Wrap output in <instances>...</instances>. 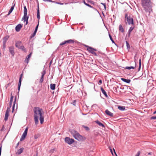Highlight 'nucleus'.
<instances>
[{"label": "nucleus", "instance_id": "nucleus-8", "mask_svg": "<svg viewBox=\"0 0 156 156\" xmlns=\"http://www.w3.org/2000/svg\"><path fill=\"white\" fill-rule=\"evenodd\" d=\"M74 40L70 39L66 41H65L63 42H62L60 44V45H62L66 44H73L74 43Z\"/></svg>", "mask_w": 156, "mask_h": 156}, {"label": "nucleus", "instance_id": "nucleus-12", "mask_svg": "<svg viewBox=\"0 0 156 156\" xmlns=\"http://www.w3.org/2000/svg\"><path fill=\"white\" fill-rule=\"evenodd\" d=\"M9 51L13 56L14 54V48L13 46H11L9 48Z\"/></svg>", "mask_w": 156, "mask_h": 156}, {"label": "nucleus", "instance_id": "nucleus-31", "mask_svg": "<svg viewBox=\"0 0 156 156\" xmlns=\"http://www.w3.org/2000/svg\"><path fill=\"white\" fill-rule=\"evenodd\" d=\"M24 14H27V9L26 6L24 7Z\"/></svg>", "mask_w": 156, "mask_h": 156}, {"label": "nucleus", "instance_id": "nucleus-36", "mask_svg": "<svg viewBox=\"0 0 156 156\" xmlns=\"http://www.w3.org/2000/svg\"><path fill=\"white\" fill-rule=\"evenodd\" d=\"M101 4L104 7L105 9L106 10V5L105 3H101Z\"/></svg>", "mask_w": 156, "mask_h": 156}, {"label": "nucleus", "instance_id": "nucleus-42", "mask_svg": "<svg viewBox=\"0 0 156 156\" xmlns=\"http://www.w3.org/2000/svg\"><path fill=\"white\" fill-rule=\"evenodd\" d=\"M140 154V151H138L137 154L135 156H139Z\"/></svg>", "mask_w": 156, "mask_h": 156}, {"label": "nucleus", "instance_id": "nucleus-45", "mask_svg": "<svg viewBox=\"0 0 156 156\" xmlns=\"http://www.w3.org/2000/svg\"><path fill=\"white\" fill-rule=\"evenodd\" d=\"M76 100H74L73 101V104L74 105H75L76 104Z\"/></svg>", "mask_w": 156, "mask_h": 156}, {"label": "nucleus", "instance_id": "nucleus-11", "mask_svg": "<svg viewBox=\"0 0 156 156\" xmlns=\"http://www.w3.org/2000/svg\"><path fill=\"white\" fill-rule=\"evenodd\" d=\"M46 73L45 71H43L41 73L42 75L40 80L39 83H42L44 80V77Z\"/></svg>", "mask_w": 156, "mask_h": 156}, {"label": "nucleus", "instance_id": "nucleus-37", "mask_svg": "<svg viewBox=\"0 0 156 156\" xmlns=\"http://www.w3.org/2000/svg\"><path fill=\"white\" fill-rule=\"evenodd\" d=\"M83 127L85 128V129L87 130H89V128L87 126H83Z\"/></svg>", "mask_w": 156, "mask_h": 156}, {"label": "nucleus", "instance_id": "nucleus-17", "mask_svg": "<svg viewBox=\"0 0 156 156\" xmlns=\"http://www.w3.org/2000/svg\"><path fill=\"white\" fill-rule=\"evenodd\" d=\"M22 78V74H21L20 76V78L19 80V83H18V90L19 91L20 90V86H21V85Z\"/></svg>", "mask_w": 156, "mask_h": 156}, {"label": "nucleus", "instance_id": "nucleus-48", "mask_svg": "<svg viewBox=\"0 0 156 156\" xmlns=\"http://www.w3.org/2000/svg\"><path fill=\"white\" fill-rule=\"evenodd\" d=\"M102 83V80H100L99 81V83H98L99 84H101Z\"/></svg>", "mask_w": 156, "mask_h": 156}, {"label": "nucleus", "instance_id": "nucleus-3", "mask_svg": "<svg viewBox=\"0 0 156 156\" xmlns=\"http://www.w3.org/2000/svg\"><path fill=\"white\" fill-rule=\"evenodd\" d=\"M153 5L154 4L151 2V0H147V12H148L150 13L152 12V8Z\"/></svg>", "mask_w": 156, "mask_h": 156}, {"label": "nucleus", "instance_id": "nucleus-16", "mask_svg": "<svg viewBox=\"0 0 156 156\" xmlns=\"http://www.w3.org/2000/svg\"><path fill=\"white\" fill-rule=\"evenodd\" d=\"M32 53H30L28 55L26 59L25 60V62L27 64L28 63L29 60H30V58L31 56L32 55Z\"/></svg>", "mask_w": 156, "mask_h": 156}, {"label": "nucleus", "instance_id": "nucleus-53", "mask_svg": "<svg viewBox=\"0 0 156 156\" xmlns=\"http://www.w3.org/2000/svg\"><path fill=\"white\" fill-rule=\"evenodd\" d=\"M113 150H114V153H115V155H116V156H117V154H116V152H115V149H114V148H113Z\"/></svg>", "mask_w": 156, "mask_h": 156}, {"label": "nucleus", "instance_id": "nucleus-47", "mask_svg": "<svg viewBox=\"0 0 156 156\" xmlns=\"http://www.w3.org/2000/svg\"><path fill=\"white\" fill-rule=\"evenodd\" d=\"M151 119H156V116L152 117H151Z\"/></svg>", "mask_w": 156, "mask_h": 156}, {"label": "nucleus", "instance_id": "nucleus-23", "mask_svg": "<svg viewBox=\"0 0 156 156\" xmlns=\"http://www.w3.org/2000/svg\"><path fill=\"white\" fill-rule=\"evenodd\" d=\"M50 88L51 90H54L55 89V84L54 83H51L50 85Z\"/></svg>", "mask_w": 156, "mask_h": 156}, {"label": "nucleus", "instance_id": "nucleus-9", "mask_svg": "<svg viewBox=\"0 0 156 156\" xmlns=\"http://www.w3.org/2000/svg\"><path fill=\"white\" fill-rule=\"evenodd\" d=\"M142 5L144 8V10L146 11V0H142Z\"/></svg>", "mask_w": 156, "mask_h": 156}, {"label": "nucleus", "instance_id": "nucleus-1", "mask_svg": "<svg viewBox=\"0 0 156 156\" xmlns=\"http://www.w3.org/2000/svg\"><path fill=\"white\" fill-rule=\"evenodd\" d=\"M34 119L35 124L37 125L39 122V119L41 124L44 122V112L43 109L38 107H35L34 108Z\"/></svg>", "mask_w": 156, "mask_h": 156}, {"label": "nucleus", "instance_id": "nucleus-24", "mask_svg": "<svg viewBox=\"0 0 156 156\" xmlns=\"http://www.w3.org/2000/svg\"><path fill=\"white\" fill-rule=\"evenodd\" d=\"M121 79L123 81L127 83H129L130 82V80H127L123 78H122Z\"/></svg>", "mask_w": 156, "mask_h": 156}, {"label": "nucleus", "instance_id": "nucleus-10", "mask_svg": "<svg viewBox=\"0 0 156 156\" xmlns=\"http://www.w3.org/2000/svg\"><path fill=\"white\" fill-rule=\"evenodd\" d=\"M29 17L27 16V14H24L22 18V20H24V22L26 21V25H27L28 23V19Z\"/></svg>", "mask_w": 156, "mask_h": 156}, {"label": "nucleus", "instance_id": "nucleus-44", "mask_svg": "<svg viewBox=\"0 0 156 156\" xmlns=\"http://www.w3.org/2000/svg\"><path fill=\"white\" fill-rule=\"evenodd\" d=\"M39 23L38 22V24L37 25V26L36 27V28H35V30H37V29H38V26H39Z\"/></svg>", "mask_w": 156, "mask_h": 156}, {"label": "nucleus", "instance_id": "nucleus-14", "mask_svg": "<svg viewBox=\"0 0 156 156\" xmlns=\"http://www.w3.org/2000/svg\"><path fill=\"white\" fill-rule=\"evenodd\" d=\"M22 26L20 24H19L16 26L15 28L17 32H19Z\"/></svg>", "mask_w": 156, "mask_h": 156}, {"label": "nucleus", "instance_id": "nucleus-27", "mask_svg": "<svg viewBox=\"0 0 156 156\" xmlns=\"http://www.w3.org/2000/svg\"><path fill=\"white\" fill-rule=\"evenodd\" d=\"M119 31H121L123 33L124 32V29L122 25L120 24L119 25Z\"/></svg>", "mask_w": 156, "mask_h": 156}, {"label": "nucleus", "instance_id": "nucleus-4", "mask_svg": "<svg viewBox=\"0 0 156 156\" xmlns=\"http://www.w3.org/2000/svg\"><path fill=\"white\" fill-rule=\"evenodd\" d=\"M125 20L127 21V22L129 24H133V20L132 18L130 16H128V14L127 13L125 14Z\"/></svg>", "mask_w": 156, "mask_h": 156}, {"label": "nucleus", "instance_id": "nucleus-56", "mask_svg": "<svg viewBox=\"0 0 156 156\" xmlns=\"http://www.w3.org/2000/svg\"><path fill=\"white\" fill-rule=\"evenodd\" d=\"M83 3H84L85 5V4H86V3H87L85 2V1H84H84H83Z\"/></svg>", "mask_w": 156, "mask_h": 156}, {"label": "nucleus", "instance_id": "nucleus-58", "mask_svg": "<svg viewBox=\"0 0 156 156\" xmlns=\"http://www.w3.org/2000/svg\"><path fill=\"white\" fill-rule=\"evenodd\" d=\"M135 58H136V56H135L134 58V59H135Z\"/></svg>", "mask_w": 156, "mask_h": 156}, {"label": "nucleus", "instance_id": "nucleus-2", "mask_svg": "<svg viewBox=\"0 0 156 156\" xmlns=\"http://www.w3.org/2000/svg\"><path fill=\"white\" fill-rule=\"evenodd\" d=\"M71 133L73 137L78 141H83L86 139V137L81 135L77 131L74 130H71Z\"/></svg>", "mask_w": 156, "mask_h": 156}, {"label": "nucleus", "instance_id": "nucleus-28", "mask_svg": "<svg viewBox=\"0 0 156 156\" xmlns=\"http://www.w3.org/2000/svg\"><path fill=\"white\" fill-rule=\"evenodd\" d=\"M118 109L121 111H124L125 110V107L123 106H119L118 107Z\"/></svg>", "mask_w": 156, "mask_h": 156}, {"label": "nucleus", "instance_id": "nucleus-32", "mask_svg": "<svg viewBox=\"0 0 156 156\" xmlns=\"http://www.w3.org/2000/svg\"><path fill=\"white\" fill-rule=\"evenodd\" d=\"M16 98H15V100L14 101V104H13V106L12 107V112H13V111L14 110V106H15V104L16 103Z\"/></svg>", "mask_w": 156, "mask_h": 156}, {"label": "nucleus", "instance_id": "nucleus-46", "mask_svg": "<svg viewBox=\"0 0 156 156\" xmlns=\"http://www.w3.org/2000/svg\"><path fill=\"white\" fill-rule=\"evenodd\" d=\"M37 31V30H35L34 32V33H33V36H35V34L36 33Z\"/></svg>", "mask_w": 156, "mask_h": 156}, {"label": "nucleus", "instance_id": "nucleus-40", "mask_svg": "<svg viewBox=\"0 0 156 156\" xmlns=\"http://www.w3.org/2000/svg\"><path fill=\"white\" fill-rule=\"evenodd\" d=\"M43 0L44 2H53V1H52V0Z\"/></svg>", "mask_w": 156, "mask_h": 156}, {"label": "nucleus", "instance_id": "nucleus-6", "mask_svg": "<svg viewBox=\"0 0 156 156\" xmlns=\"http://www.w3.org/2000/svg\"><path fill=\"white\" fill-rule=\"evenodd\" d=\"M87 49L88 51L92 53V54H93L95 56L97 55V54L95 52V51H96L95 49L92 48L91 47H87Z\"/></svg>", "mask_w": 156, "mask_h": 156}, {"label": "nucleus", "instance_id": "nucleus-21", "mask_svg": "<svg viewBox=\"0 0 156 156\" xmlns=\"http://www.w3.org/2000/svg\"><path fill=\"white\" fill-rule=\"evenodd\" d=\"M13 98V96L12 95V94H11V97L10 98V101L9 103V106H11L12 103Z\"/></svg>", "mask_w": 156, "mask_h": 156}, {"label": "nucleus", "instance_id": "nucleus-15", "mask_svg": "<svg viewBox=\"0 0 156 156\" xmlns=\"http://www.w3.org/2000/svg\"><path fill=\"white\" fill-rule=\"evenodd\" d=\"M9 36H6L5 37L3 38V46H4V47L5 45V43L6 42V41H7V40H8V39H9Z\"/></svg>", "mask_w": 156, "mask_h": 156}, {"label": "nucleus", "instance_id": "nucleus-13", "mask_svg": "<svg viewBox=\"0 0 156 156\" xmlns=\"http://www.w3.org/2000/svg\"><path fill=\"white\" fill-rule=\"evenodd\" d=\"M133 63L134 64V65L133 66H126V67L125 69H129V70H130L132 69H135V68L136 67V62L135 61L133 62Z\"/></svg>", "mask_w": 156, "mask_h": 156}, {"label": "nucleus", "instance_id": "nucleus-54", "mask_svg": "<svg viewBox=\"0 0 156 156\" xmlns=\"http://www.w3.org/2000/svg\"><path fill=\"white\" fill-rule=\"evenodd\" d=\"M19 145V143H17V144H16V148H17V147H18Z\"/></svg>", "mask_w": 156, "mask_h": 156}, {"label": "nucleus", "instance_id": "nucleus-20", "mask_svg": "<svg viewBox=\"0 0 156 156\" xmlns=\"http://www.w3.org/2000/svg\"><path fill=\"white\" fill-rule=\"evenodd\" d=\"M37 17L38 19V23H39V20L40 19V16L39 9L38 6V8L37 9Z\"/></svg>", "mask_w": 156, "mask_h": 156}, {"label": "nucleus", "instance_id": "nucleus-55", "mask_svg": "<svg viewBox=\"0 0 156 156\" xmlns=\"http://www.w3.org/2000/svg\"><path fill=\"white\" fill-rule=\"evenodd\" d=\"M89 2H90V3H92V1H91V0H90V1H89Z\"/></svg>", "mask_w": 156, "mask_h": 156}, {"label": "nucleus", "instance_id": "nucleus-35", "mask_svg": "<svg viewBox=\"0 0 156 156\" xmlns=\"http://www.w3.org/2000/svg\"><path fill=\"white\" fill-rule=\"evenodd\" d=\"M126 44L127 48H130V45L127 41H126Z\"/></svg>", "mask_w": 156, "mask_h": 156}, {"label": "nucleus", "instance_id": "nucleus-30", "mask_svg": "<svg viewBox=\"0 0 156 156\" xmlns=\"http://www.w3.org/2000/svg\"><path fill=\"white\" fill-rule=\"evenodd\" d=\"M9 116V113H5L4 120L5 121H6L8 119V116Z\"/></svg>", "mask_w": 156, "mask_h": 156}, {"label": "nucleus", "instance_id": "nucleus-39", "mask_svg": "<svg viewBox=\"0 0 156 156\" xmlns=\"http://www.w3.org/2000/svg\"><path fill=\"white\" fill-rule=\"evenodd\" d=\"M38 137H39V135H35L34 136V139H37Z\"/></svg>", "mask_w": 156, "mask_h": 156}, {"label": "nucleus", "instance_id": "nucleus-5", "mask_svg": "<svg viewBox=\"0 0 156 156\" xmlns=\"http://www.w3.org/2000/svg\"><path fill=\"white\" fill-rule=\"evenodd\" d=\"M65 141L68 144L70 145L74 142L75 140L73 139L70 138L69 137H67L65 138Z\"/></svg>", "mask_w": 156, "mask_h": 156}, {"label": "nucleus", "instance_id": "nucleus-52", "mask_svg": "<svg viewBox=\"0 0 156 156\" xmlns=\"http://www.w3.org/2000/svg\"><path fill=\"white\" fill-rule=\"evenodd\" d=\"M110 151L111 152L112 155H113V152H112V149H110Z\"/></svg>", "mask_w": 156, "mask_h": 156}, {"label": "nucleus", "instance_id": "nucleus-41", "mask_svg": "<svg viewBox=\"0 0 156 156\" xmlns=\"http://www.w3.org/2000/svg\"><path fill=\"white\" fill-rule=\"evenodd\" d=\"M141 64V59H140L139 60V69H140V68Z\"/></svg>", "mask_w": 156, "mask_h": 156}, {"label": "nucleus", "instance_id": "nucleus-57", "mask_svg": "<svg viewBox=\"0 0 156 156\" xmlns=\"http://www.w3.org/2000/svg\"><path fill=\"white\" fill-rule=\"evenodd\" d=\"M154 114H156V110L154 112Z\"/></svg>", "mask_w": 156, "mask_h": 156}, {"label": "nucleus", "instance_id": "nucleus-33", "mask_svg": "<svg viewBox=\"0 0 156 156\" xmlns=\"http://www.w3.org/2000/svg\"><path fill=\"white\" fill-rule=\"evenodd\" d=\"M11 107H10V106H9V107H8L7 109V110L6 111V113H9V112L10 111V108Z\"/></svg>", "mask_w": 156, "mask_h": 156}, {"label": "nucleus", "instance_id": "nucleus-19", "mask_svg": "<svg viewBox=\"0 0 156 156\" xmlns=\"http://www.w3.org/2000/svg\"><path fill=\"white\" fill-rule=\"evenodd\" d=\"M24 149L23 147H22L20 149L18 150L17 152L16 153V154L19 155L21 154L23 152Z\"/></svg>", "mask_w": 156, "mask_h": 156}, {"label": "nucleus", "instance_id": "nucleus-50", "mask_svg": "<svg viewBox=\"0 0 156 156\" xmlns=\"http://www.w3.org/2000/svg\"><path fill=\"white\" fill-rule=\"evenodd\" d=\"M85 5L87 6L88 7H91V6L90 5H89V4H88L87 3H86Z\"/></svg>", "mask_w": 156, "mask_h": 156}, {"label": "nucleus", "instance_id": "nucleus-7", "mask_svg": "<svg viewBox=\"0 0 156 156\" xmlns=\"http://www.w3.org/2000/svg\"><path fill=\"white\" fill-rule=\"evenodd\" d=\"M28 130V128H26L20 138V140L21 141H22L25 139L27 134Z\"/></svg>", "mask_w": 156, "mask_h": 156}, {"label": "nucleus", "instance_id": "nucleus-49", "mask_svg": "<svg viewBox=\"0 0 156 156\" xmlns=\"http://www.w3.org/2000/svg\"><path fill=\"white\" fill-rule=\"evenodd\" d=\"M56 3H57L58 4L61 5H63L64 4L63 3H60L58 2H56Z\"/></svg>", "mask_w": 156, "mask_h": 156}, {"label": "nucleus", "instance_id": "nucleus-25", "mask_svg": "<svg viewBox=\"0 0 156 156\" xmlns=\"http://www.w3.org/2000/svg\"><path fill=\"white\" fill-rule=\"evenodd\" d=\"M15 5L12 6L10 9L9 10L8 14H7V15H9L12 12V10H13L14 7Z\"/></svg>", "mask_w": 156, "mask_h": 156}, {"label": "nucleus", "instance_id": "nucleus-26", "mask_svg": "<svg viewBox=\"0 0 156 156\" xmlns=\"http://www.w3.org/2000/svg\"><path fill=\"white\" fill-rule=\"evenodd\" d=\"M101 90L102 92V93L106 97H108V95L107 94L106 92L105 91V90L102 87H101Z\"/></svg>", "mask_w": 156, "mask_h": 156}, {"label": "nucleus", "instance_id": "nucleus-22", "mask_svg": "<svg viewBox=\"0 0 156 156\" xmlns=\"http://www.w3.org/2000/svg\"><path fill=\"white\" fill-rule=\"evenodd\" d=\"M134 27H131L128 31V36L129 37L130 36V35L131 33V32L133 30V29L134 28Z\"/></svg>", "mask_w": 156, "mask_h": 156}, {"label": "nucleus", "instance_id": "nucleus-18", "mask_svg": "<svg viewBox=\"0 0 156 156\" xmlns=\"http://www.w3.org/2000/svg\"><path fill=\"white\" fill-rule=\"evenodd\" d=\"M105 112L107 115H108L111 117H113V113L111 112L108 109H107L105 111Z\"/></svg>", "mask_w": 156, "mask_h": 156}, {"label": "nucleus", "instance_id": "nucleus-38", "mask_svg": "<svg viewBox=\"0 0 156 156\" xmlns=\"http://www.w3.org/2000/svg\"><path fill=\"white\" fill-rule=\"evenodd\" d=\"M20 48L23 51H24L25 50V48L24 46H21Z\"/></svg>", "mask_w": 156, "mask_h": 156}, {"label": "nucleus", "instance_id": "nucleus-59", "mask_svg": "<svg viewBox=\"0 0 156 156\" xmlns=\"http://www.w3.org/2000/svg\"><path fill=\"white\" fill-rule=\"evenodd\" d=\"M65 4H67V3H65Z\"/></svg>", "mask_w": 156, "mask_h": 156}, {"label": "nucleus", "instance_id": "nucleus-34", "mask_svg": "<svg viewBox=\"0 0 156 156\" xmlns=\"http://www.w3.org/2000/svg\"><path fill=\"white\" fill-rule=\"evenodd\" d=\"M109 37H110V40H111V41H112V43H114V40H113L111 35L109 34Z\"/></svg>", "mask_w": 156, "mask_h": 156}, {"label": "nucleus", "instance_id": "nucleus-51", "mask_svg": "<svg viewBox=\"0 0 156 156\" xmlns=\"http://www.w3.org/2000/svg\"><path fill=\"white\" fill-rule=\"evenodd\" d=\"M85 5L87 6L88 7H91V6L90 5H89V4H88L87 3H86Z\"/></svg>", "mask_w": 156, "mask_h": 156}, {"label": "nucleus", "instance_id": "nucleus-43", "mask_svg": "<svg viewBox=\"0 0 156 156\" xmlns=\"http://www.w3.org/2000/svg\"><path fill=\"white\" fill-rule=\"evenodd\" d=\"M18 44H19V43H16V47H17V48H20V47H19V46L18 45Z\"/></svg>", "mask_w": 156, "mask_h": 156}, {"label": "nucleus", "instance_id": "nucleus-29", "mask_svg": "<svg viewBox=\"0 0 156 156\" xmlns=\"http://www.w3.org/2000/svg\"><path fill=\"white\" fill-rule=\"evenodd\" d=\"M96 122L98 124L99 126H101L103 127H105V126L102 123L98 121H96Z\"/></svg>", "mask_w": 156, "mask_h": 156}]
</instances>
